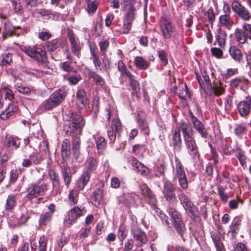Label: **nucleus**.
<instances>
[{
  "label": "nucleus",
  "mask_w": 251,
  "mask_h": 251,
  "mask_svg": "<svg viewBox=\"0 0 251 251\" xmlns=\"http://www.w3.org/2000/svg\"><path fill=\"white\" fill-rule=\"evenodd\" d=\"M147 147L144 144H136L132 147V152L138 157H143Z\"/></svg>",
  "instance_id": "obj_41"
},
{
  "label": "nucleus",
  "mask_w": 251,
  "mask_h": 251,
  "mask_svg": "<svg viewBox=\"0 0 251 251\" xmlns=\"http://www.w3.org/2000/svg\"><path fill=\"white\" fill-rule=\"evenodd\" d=\"M159 25L164 39H169L176 35V27L170 17L167 16L162 17L159 21Z\"/></svg>",
  "instance_id": "obj_2"
},
{
  "label": "nucleus",
  "mask_w": 251,
  "mask_h": 251,
  "mask_svg": "<svg viewBox=\"0 0 251 251\" xmlns=\"http://www.w3.org/2000/svg\"><path fill=\"white\" fill-rule=\"evenodd\" d=\"M236 110L241 118H248L251 114V96L248 95L244 100L237 103Z\"/></svg>",
  "instance_id": "obj_12"
},
{
  "label": "nucleus",
  "mask_w": 251,
  "mask_h": 251,
  "mask_svg": "<svg viewBox=\"0 0 251 251\" xmlns=\"http://www.w3.org/2000/svg\"><path fill=\"white\" fill-rule=\"evenodd\" d=\"M64 98L63 91L59 90L54 92L48 99L43 102V106L45 109L50 110L58 105Z\"/></svg>",
  "instance_id": "obj_10"
},
{
  "label": "nucleus",
  "mask_w": 251,
  "mask_h": 251,
  "mask_svg": "<svg viewBox=\"0 0 251 251\" xmlns=\"http://www.w3.org/2000/svg\"><path fill=\"white\" fill-rule=\"evenodd\" d=\"M141 190L142 194L148 200L150 204L154 205L157 203V200L156 195L146 184L141 185Z\"/></svg>",
  "instance_id": "obj_21"
},
{
  "label": "nucleus",
  "mask_w": 251,
  "mask_h": 251,
  "mask_svg": "<svg viewBox=\"0 0 251 251\" xmlns=\"http://www.w3.org/2000/svg\"><path fill=\"white\" fill-rule=\"evenodd\" d=\"M102 62L105 71L109 73L112 68V62L111 58L108 57L107 55H102Z\"/></svg>",
  "instance_id": "obj_61"
},
{
  "label": "nucleus",
  "mask_w": 251,
  "mask_h": 251,
  "mask_svg": "<svg viewBox=\"0 0 251 251\" xmlns=\"http://www.w3.org/2000/svg\"><path fill=\"white\" fill-rule=\"evenodd\" d=\"M178 198L183 207L186 206H188V205L193 203L191 199L187 196L182 190L179 191L178 194Z\"/></svg>",
  "instance_id": "obj_46"
},
{
  "label": "nucleus",
  "mask_w": 251,
  "mask_h": 251,
  "mask_svg": "<svg viewBox=\"0 0 251 251\" xmlns=\"http://www.w3.org/2000/svg\"><path fill=\"white\" fill-rule=\"evenodd\" d=\"M60 46V41L58 39L48 41L45 45L46 49L49 51H53L57 50Z\"/></svg>",
  "instance_id": "obj_47"
},
{
  "label": "nucleus",
  "mask_w": 251,
  "mask_h": 251,
  "mask_svg": "<svg viewBox=\"0 0 251 251\" xmlns=\"http://www.w3.org/2000/svg\"><path fill=\"white\" fill-rule=\"evenodd\" d=\"M176 188L170 180H166L163 183L162 193L166 201L169 204L174 205L177 203V196L175 193Z\"/></svg>",
  "instance_id": "obj_9"
},
{
  "label": "nucleus",
  "mask_w": 251,
  "mask_h": 251,
  "mask_svg": "<svg viewBox=\"0 0 251 251\" xmlns=\"http://www.w3.org/2000/svg\"><path fill=\"white\" fill-rule=\"evenodd\" d=\"M78 217V207L75 206L67 215L65 221L69 224L76 223Z\"/></svg>",
  "instance_id": "obj_32"
},
{
  "label": "nucleus",
  "mask_w": 251,
  "mask_h": 251,
  "mask_svg": "<svg viewBox=\"0 0 251 251\" xmlns=\"http://www.w3.org/2000/svg\"><path fill=\"white\" fill-rule=\"evenodd\" d=\"M184 143L189 154L193 157V159L199 160L200 154L194 138L185 140Z\"/></svg>",
  "instance_id": "obj_17"
},
{
  "label": "nucleus",
  "mask_w": 251,
  "mask_h": 251,
  "mask_svg": "<svg viewBox=\"0 0 251 251\" xmlns=\"http://www.w3.org/2000/svg\"><path fill=\"white\" fill-rule=\"evenodd\" d=\"M210 236L214 244L217 251H225L223 243L218 234L214 231L210 232Z\"/></svg>",
  "instance_id": "obj_39"
},
{
  "label": "nucleus",
  "mask_w": 251,
  "mask_h": 251,
  "mask_svg": "<svg viewBox=\"0 0 251 251\" xmlns=\"http://www.w3.org/2000/svg\"><path fill=\"white\" fill-rule=\"evenodd\" d=\"M103 190L102 189L98 188L93 193L92 199L95 204L100 205L103 197Z\"/></svg>",
  "instance_id": "obj_51"
},
{
  "label": "nucleus",
  "mask_w": 251,
  "mask_h": 251,
  "mask_svg": "<svg viewBox=\"0 0 251 251\" xmlns=\"http://www.w3.org/2000/svg\"><path fill=\"white\" fill-rule=\"evenodd\" d=\"M52 215L51 212L42 213L39 219V225L40 226H46L51 220Z\"/></svg>",
  "instance_id": "obj_44"
},
{
  "label": "nucleus",
  "mask_w": 251,
  "mask_h": 251,
  "mask_svg": "<svg viewBox=\"0 0 251 251\" xmlns=\"http://www.w3.org/2000/svg\"><path fill=\"white\" fill-rule=\"evenodd\" d=\"M135 219L131 224L130 230L134 240L138 242L136 245L139 248L146 244L148 239L145 232L138 226L136 218Z\"/></svg>",
  "instance_id": "obj_6"
},
{
  "label": "nucleus",
  "mask_w": 251,
  "mask_h": 251,
  "mask_svg": "<svg viewBox=\"0 0 251 251\" xmlns=\"http://www.w3.org/2000/svg\"><path fill=\"white\" fill-rule=\"evenodd\" d=\"M29 218V215L27 210L25 208H22L21 209V213L19 215L18 220L19 221L20 226L24 224Z\"/></svg>",
  "instance_id": "obj_53"
},
{
  "label": "nucleus",
  "mask_w": 251,
  "mask_h": 251,
  "mask_svg": "<svg viewBox=\"0 0 251 251\" xmlns=\"http://www.w3.org/2000/svg\"><path fill=\"white\" fill-rule=\"evenodd\" d=\"M79 109H83L89 105V100L87 97L86 92L83 90H79Z\"/></svg>",
  "instance_id": "obj_48"
},
{
  "label": "nucleus",
  "mask_w": 251,
  "mask_h": 251,
  "mask_svg": "<svg viewBox=\"0 0 251 251\" xmlns=\"http://www.w3.org/2000/svg\"><path fill=\"white\" fill-rule=\"evenodd\" d=\"M177 95L178 98L181 100H186L187 98H191V93L186 83L184 84V88L178 90Z\"/></svg>",
  "instance_id": "obj_50"
},
{
  "label": "nucleus",
  "mask_w": 251,
  "mask_h": 251,
  "mask_svg": "<svg viewBox=\"0 0 251 251\" xmlns=\"http://www.w3.org/2000/svg\"><path fill=\"white\" fill-rule=\"evenodd\" d=\"M129 85L132 90V94L133 96H135L138 99V92L140 89L139 82L135 79V76L129 79Z\"/></svg>",
  "instance_id": "obj_45"
},
{
  "label": "nucleus",
  "mask_w": 251,
  "mask_h": 251,
  "mask_svg": "<svg viewBox=\"0 0 251 251\" xmlns=\"http://www.w3.org/2000/svg\"><path fill=\"white\" fill-rule=\"evenodd\" d=\"M98 164V160L92 156L88 157L84 164L85 168L87 170L79 178V190H83L89 181L91 174L89 171L93 172L96 170Z\"/></svg>",
  "instance_id": "obj_3"
},
{
  "label": "nucleus",
  "mask_w": 251,
  "mask_h": 251,
  "mask_svg": "<svg viewBox=\"0 0 251 251\" xmlns=\"http://www.w3.org/2000/svg\"><path fill=\"white\" fill-rule=\"evenodd\" d=\"M135 121L141 132L144 135H149L150 133V129L148 122L147 120L146 114L143 110L137 111Z\"/></svg>",
  "instance_id": "obj_14"
},
{
  "label": "nucleus",
  "mask_w": 251,
  "mask_h": 251,
  "mask_svg": "<svg viewBox=\"0 0 251 251\" xmlns=\"http://www.w3.org/2000/svg\"><path fill=\"white\" fill-rule=\"evenodd\" d=\"M156 52L162 66H165L168 63L167 53L162 49L158 48Z\"/></svg>",
  "instance_id": "obj_49"
},
{
  "label": "nucleus",
  "mask_w": 251,
  "mask_h": 251,
  "mask_svg": "<svg viewBox=\"0 0 251 251\" xmlns=\"http://www.w3.org/2000/svg\"><path fill=\"white\" fill-rule=\"evenodd\" d=\"M47 190V186L46 183L39 184L37 183H33L30 184L26 190V198L31 200L34 198L44 195Z\"/></svg>",
  "instance_id": "obj_11"
},
{
  "label": "nucleus",
  "mask_w": 251,
  "mask_h": 251,
  "mask_svg": "<svg viewBox=\"0 0 251 251\" xmlns=\"http://www.w3.org/2000/svg\"><path fill=\"white\" fill-rule=\"evenodd\" d=\"M124 203L128 207L137 206V201L139 200V196L135 193H127L123 195Z\"/></svg>",
  "instance_id": "obj_24"
},
{
  "label": "nucleus",
  "mask_w": 251,
  "mask_h": 251,
  "mask_svg": "<svg viewBox=\"0 0 251 251\" xmlns=\"http://www.w3.org/2000/svg\"><path fill=\"white\" fill-rule=\"evenodd\" d=\"M127 160L128 163L131 164L133 170L137 173L143 176H147L150 174L149 169L140 162L136 157L130 156L127 157Z\"/></svg>",
  "instance_id": "obj_15"
},
{
  "label": "nucleus",
  "mask_w": 251,
  "mask_h": 251,
  "mask_svg": "<svg viewBox=\"0 0 251 251\" xmlns=\"http://www.w3.org/2000/svg\"><path fill=\"white\" fill-rule=\"evenodd\" d=\"M225 190L223 187L220 185L218 186V193L220 197L221 200L224 203H226L227 201L228 197L226 193H225Z\"/></svg>",
  "instance_id": "obj_64"
},
{
  "label": "nucleus",
  "mask_w": 251,
  "mask_h": 251,
  "mask_svg": "<svg viewBox=\"0 0 251 251\" xmlns=\"http://www.w3.org/2000/svg\"><path fill=\"white\" fill-rule=\"evenodd\" d=\"M67 35L71 45V48L73 51L76 55L78 56V50L76 48L77 42L75 39L74 33L73 30L71 29H68Z\"/></svg>",
  "instance_id": "obj_43"
},
{
  "label": "nucleus",
  "mask_w": 251,
  "mask_h": 251,
  "mask_svg": "<svg viewBox=\"0 0 251 251\" xmlns=\"http://www.w3.org/2000/svg\"><path fill=\"white\" fill-rule=\"evenodd\" d=\"M61 172L64 182L67 187H68L71 181L72 175L70 167L65 162H62L60 164Z\"/></svg>",
  "instance_id": "obj_25"
},
{
  "label": "nucleus",
  "mask_w": 251,
  "mask_h": 251,
  "mask_svg": "<svg viewBox=\"0 0 251 251\" xmlns=\"http://www.w3.org/2000/svg\"><path fill=\"white\" fill-rule=\"evenodd\" d=\"M29 157L31 160L33 165L39 164L43 160L41 154L37 152H33L29 155Z\"/></svg>",
  "instance_id": "obj_57"
},
{
  "label": "nucleus",
  "mask_w": 251,
  "mask_h": 251,
  "mask_svg": "<svg viewBox=\"0 0 251 251\" xmlns=\"http://www.w3.org/2000/svg\"><path fill=\"white\" fill-rule=\"evenodd\" d=\"M235 151L236 152L235 156L239 160L241 165L243 169H245L247 168V157L245 151L240 148H237Z\"/></svg>",
  "instance_id": "obj_42"
},
{
  "label": "nucleus",
  "mask_w": 251,
  "mask_h": 251,
  "mask_svg": "<svg viewBox=\"0 0 251 251\" xmlns=\"http://www.w3.org/2000/svg\"><path fill=\"white\" fill-rule=\"evenodd\" d=\"M168 213L172 219L173 224L183 220L181 213L173 207H169Z\"/></svg>",
  "instance_id": "obj_37"
},
{
  "label": "nucleus",
  "mask_w": 251,
  "mask_h": 251,
  "mask_svg": "<svg viewBox=\"0 0 251 251\" xmlns=\"http://www.w3.org/2000/svg\"><path fill=\"white\" fill-rule=\"evenodd\" d=\"M18 107L15 104H9L8 107L0 114V117L3 120H6L10 117H12L18 111Z\"/></svg>",
  "instance_id": "obj_28"
},
{
  "label": "nucleus",
  "mask_w": 251,
  "mask_h": 251,
  "mask_svg": "<svg viewBox=\"0 0 251 251\" xmlns=\"http://www.w3.org/2000/svg\"><path fill=\"white\" fill-rule=\"evenodd\" d=\"M121 4L126 12L121 32L126 34L128 33L131 30L133 22L137 16V10L141 5L138 0H122Z\"/></svg>",
  "instance_id": "obj_1"
},
{
  "label": "nucleus",
  "mask_w": 251,
  "mask_h": 251,
  "mask_svg": "<svg viewBox=\"0 0 251 251\" xmlns=\"http://www.w3.org/2000/svg\"><path fill=\"white\" fill-rule=\"evenodd\" d=\"M223 49L220 48L218 47V48L213 47L211 49V55L217 58V59H221L223 58L224 52L222 50Z\"/></svg>",
  "instance_id": "obj_63"
},
{
  "label": "nucleus",
  "mask_w": 251,
  "mask_h": 251,
  "mask_svg": "<svg viewBox=\"0 0 251 251\" xmlns=\"http://www.w3.org/2000/svg\"><path fill=\"white\" fill-rule=\"evenodd\" d=\"M175 176L177 177L179 185L182 190H186L189 188L188 181L183 165L177 158L175 156Z\"/></svg>",
  "instance_id": "obj_5"
},
{
  "label": "nucleus",
  "mask_w": 251,
  "mask_h": 251,
  "mask_svg": "<svg viewBox=\"0 0 251 251\" xmlns=\"http://www.w3.org/2000/svg\"><path fill=\"white\" fill-rule=\"evenodd\" d=\"M184 210L190 214L191 220L196 222L200 218L198 207L193 203L183 207Z\"/></svg>",
  "instance_id": "obj_30"
},
{
  "label": "nucleus",
  "mask_w": 251,
  "mask_h": 251,
  "mask_svg": "<svg viewBox=\"0 0 251 251\" xmlns=\"http://www.w3.org/2000/svg\"><path fill=\"white\" fill-rule=\"evenodd\" d=\"M25 77L23 76L22 74H20L19 75L15 76V88L20 93L23 94H28L30 93V89L29 88L24 86L21 84H19L18 82L19 80H21L23 81H25Z\"/></svg>",
  "instance_id": "obj_26"
},
{
  "label": "nucleus",
  "mask_w": 251,
  "mask_h": 251,
  "mask_svg": "<svg viewBox=\"0 0 251 251\" xmlns=\"http://www.w3.org/2000/svg\"><path fill=\"white\" fill-rule=\"evenodd\" d=\"M153 209L155 211V214L161 219L162 224L167 226L168 228L171 229L172 226H170L168 216L161 209L157 207L156 204L153 205Z\"/></svg>",
  "instance_id": "obj_36"
},
{
  "label": "nucleus",
  "mask_w": 251,
  "mask_h": 251,
  "mask_svg": "<svg viewBox=\"0 0 251 251\" xmlns=\"http://www.w3.org/2000/svg\"><path fill=\"white\" fill-rule=\"evenodd\" d=\"M231 8L242 20L245 21H249L251 20V14L250 11L238 1H233L231 3Z\"/></svg>",
  "instance_id": "obj_13"
},
{
  "label": "nucleus",
  "mask_w": 251,
  "mask_h": 251,
  "mask_svg": "<svg viewBox=\"0 0 251 251\" xmlns=\"http://www.w3.org/2000/svg\"><path fill=\"white\" fill-rule=\"evenodd\" d=\"M48 240L45 235L41 236L38 240V251H47Z\"/></svg>",
  "instance_id": "obj_58"
},
{
  "label": "nucleus",
  "mask_w": 251,
  "mask_h": 251,
  "mask_svg": "<svg viewBox=\"0 0 251 251\" xmlns=\"http://www.w3.org/2000/svg\"><path fill=\"white\" fill-rule=\"evenodd\" d=\"M70 120L68 128L67 130L68 134L71 135L73 138V150L74 153H77L78 150V117L73 118Z\"/></svg>",
  "instance_id": "obj_7"
},
{
  "label": "nucleus",
  "mask_w": 251,
  "mask_h": 251,
  "mask_svg": "<svg viewBox=\"0 0 251 251\" xmlns=\"http://www.w3.org/2000/svg\"><path fill=\"white\" fill-rule=\"evenodd\" d=\"M177 129H180V131H182L184 140L194 138V131L190 123L181 121Z\"/></svg>",
  "instance_id": "obj_22"
},
{
  "label": "nucleus",
  "mask_w": 251,
  "mask_h": 251,
  "mask_svg": "<svg viewBox=\"0 0 251 251\" xmlns=\"http://www.w3.org/2000/svg\"><path fill=\"white\" fill-rule=\"evenodd\" d=\"M98 154H102L106 148V142L103 137H99L96 142Z\"/></svg>",
  "instance_id": "obj_52"
},
{
  "label": "nucleus",
  "mask_w": 251,
  "mask_h": 251,
  "mask_svg": "<svg viewBox=\"0 0 251 251\" xmlns=\"http://www.w3.org/2000/svg\"><path fill=\"white\" fill-rule=\"evenodd\" d=\"M17 205L16 195L13 194H9L6 200L4 209L7 212H12Z\"/></svg>",
  "instance_id": "obj_31"
},
{
  "label": "nucleus",
  "mask_w": 251,
  "mask_h": 251,
  "mask_svg": "<svg viewBox=\"0 0 251 251\" xmlns=\"http://www.w3.org/2000/svg\"><path fill=\"white\" fill-rule=\"evenodd\" d=\"M173 226L175 229L176 233L178 234L181 239L184 241V235L186 231V227L183 221L176 222L173 224Z\"/></svg>",
  "instance_id": "obj_34"
},
{
  "label": "nucleus",
  "mask_w": 251,
  "mask_h": 251,
  "mask_svg": "<svg viewBox=\"0 0 251 251\" xmlns=\"http://www.w3.org/2000/svg\"><path fill=\"white\" fill-rule=\"evenodd\" d=\"M135 66L140 70H147L150 66V63L145 60L142 56H136L134 59Z\"/></svg>",
  "instance_id": "obj_38"
},
{
  "label": "nucleus",
  "mask_w": 251,
  "mask_h": 251,
  "mask_svg": "<svg viewBox=\"0 0 251 251\" xmlns=\"http://www.w3.org/2000/svg\"><path fill=\"white\" fill-rule=\"evenodd\" d=\"M5 143L8 148L12 150L17 149L21 145L20 139L14 136H6Z\"/></svg>",
  "instance_id": "obj_29"
},
{
  "label": "nucleus",
  "mask_w": 251,
  "mask_h": 251,
  "mask_svg": "<svg viewBox=\"0 0 251 251\" xmlns=\"http://www.w3.org/2000/svg\"><path fill=\"white\" fill-rule=\"evenodd\" d=\"M92 78H93V80L96 85L103 87L105 85L104 79L96 72L94 73Z\"/></svg>",
  "instance_id": "obj_62"
},
{
  "label": "nucleus",
  "mask_w": 251,
  "mask_h": 251,
  "mask_svg": "<svg viewBox=\"0 0 251 251\" xmlns=\"http://www.w3.org/2000/svg\"><path fill=\"white\" fill-rule=\"evenodd\" d=\"M249 79L245 75H239L231 79L229 81V86L232 89H237L239 87L241 90L245 91L250 87Z\"/></svg>",
  "instance_id": "obj_16"
},
{
  "label": "nucleus",
  "mask_w": 251,
  "mask_h": 251,
  "mask_svg": "<svg viewBox=\"0 0 251 251\" xmlns=\"http://www.w3.org/2000/svg\"><path fill=\"white\" fill-rule=\"evenodd\" d=\"M12 61V54L6 53L0 56V66H7Z\"/></svg>",
  "instance_id": "obj_54"
},
{
  "label": "nucleus",
  "mask_w": 251,
  "mask_h": 251,
  "mask_svg": "<svg viewBox=\"0 0 251 251\" xmlns=\"http://www.w3.org/2000/svg\"><path fill=\"white\" fill-rule=\"evenodd\" d=\"M21 49L27 55L38 62L44 63L47 61L46 53L40 47L36 46H22Z\"/></svg>",
  "instance_id": "obj_4"
},
{
  "label": "nucleus",
  "mask_w": 251,
  "mask_h": 251,
  "mask_svg": "<svg viewBox=\"0 0 251 251\" xmlns=\"http://www.w3.org/2000/svg\"><path fill=\"white\" fill-rule=\"evenodd\" d=\"M87 2V7L86 10L89 15H93L96 12L100 2L98 0H86Z\"/></svg>",
  "instance_id": "obj_40"
},
{
  "label": "nucleus",
  "mask_w": 251,
  "mask_h": 251,
  "mask_svg": "<svg viewBox=\"0 0 251 251\" xmlns=\"http://www.w3.org/2000/svg\"><path fill=\"white\" fill-rule=\"evenodd\" d=\"M78 192L76 190H72L69 195V203L73 205L77 202L78 200Z\"/></svg>",
  "instance_id": "obj_56"
},
{
  "label": "nucleus",
  "mask_w": 251,
  "mask_h": 251,
  "mask_svg": "<svg viewBox=\"0 0 251 251\" xmlns=\"http://www.w3.org/2000/svg\"><path fill=\"white\" fill-rule=\"evenodd\" d=\"M234 35L236 41L240 44L248 43V39L251 40V24L245 23L242 28H236Z\"/></svg>",
  "instance_id": "obj_8"
},
{
  "label": "nucleus",
  "mask_w": 251,
  "mask_h": 251,
  "mask_svg": "<svg viewBox=\"0 0 251 251\" xmlns=\"http://www.w3.org/2000/svg\"><path fill=\"white\" fill-rule=\"evenodd\" d=\"M241 224V217L239 216H235L229 225L228 231V233L230 234L232 238H235L239 233Z\"/></svg>",
  "instance_id": "obj_20"
},
{
  "label": "nucleus",
  "mask_w": 251,
  "mask_h": 251,
  "mask_svg": "<svg viewBox=\"0 0 251 251\" xmlns=\"http://www.w3.org/2000/svg\"><path fill=\"white\" fill-rule=\"evenodd\" d=\"M127 235L126 228L124 224L120 225L118 229V236L120 241H123Z\"/></svg>",
  "instance_id": "obj_60"
},
{
  "label": "nucleus",
  "mask_w": 251,
  "mask_h": 251,
  "mask_svg": "<svg viewBox=\"0 0 251 251\" xmlns=\"http://www.w3.org/2000/svg\"><path fill=\"white\" fill-rule=\"evenodd\" d=\"M225 14L222 15L219 17V23L222 26H224L229 29L232 25L233 22L230 17L231 11L228 5L224 7Z\"/></svg>",
  "instance_id": "obj_18"
},
{
  "label": "nucleus",
  "mask_w": 251,
  "mask_h": 251,
  "mask_svg": "<svg viewBox=\"0 0 251 251\" xmlns=\"http://www.w3.org/2000/svg\"><path fill=\"white\" fill-rule=\"evenodd\" d=\"M182 139L180 133V129H175L172 135V145L174 151L179 152L182 149Z\"/></svg>",
  "instance_id": "obj_23"
},
{
  "label": "nucleus",
  "mask_w": 251,
  "mask_h": 251,
  "mask_svg": "<svg viewBox=\"0 0 251 251\" xmlns=\"http://www.w3.org/2000/svg\"><path fill=\"white\" fill-rule=\"evenodd\" d=\"M101 55H106V52L109 46V41L106 39H102L99 43Z\"/></svg>",
  "instance_id": "obj_59"
},
{
  "label": "nucleus",
  "mask_w": 251,
  "mask_h": 251,
  "mask_svg": "<svg viewBox=\"0 0 251 251\" xmlns=\"http://www.w3.org/2000/svg\"><path fill=\"white\" fill-rule=\"evenodd\" d=\"M228 52L231 57L235 62L240 63L243 61V54L241 50L235 46H230Z\"/></svg>",
  "instance_id": "obj_27"
},
{
  "label": "nucleus",
  "mask_w": 251,
  "mask_h": 251,
  "mask_svg": "<svg viewBox=\"0 0 251 251\" xmlns=\"http://www.w3.org/2000/svg\"><path fill=\"white\" fill-rule=\"evenodd\" d=\"M111 129L116 131L118 134L122 130V126L121 120L119 118L113 119L111 121Z\"/></svg>",
  "instance_id": "obj_55"
},
{
  "label": "nucleus",
  "mask_w": 251,
  "mask_h": 251,
  "mask_svg": "<svg viewBox=\"0 0 251 251\" xmlns=\"http://www.w3.org/2000/svg\"><path fill=\"white\" fill-rule=\"evenodd\" d=\"M226 37L227 33L226 31L222 29L221 27H219L216 29L215 41L213 45L214 46H218L220 48L225 49L226 45Z\"/></svg>",
  "instance_id": "obj_19"
},
{
  "label": "nucleus",
  "mask_w": 251,
  "mask_h": 251,
  "mask_svg": "<svg viewBox=\"0 0 251 251\" xmlns=\"http://www.w3.org/2000/svg\"><path fill=\"white\" fill-rule=\"evenodd\" d=\"M247 133V127L246 124L244 123L235 125L234 133L239 138H242L243 136Z\"/></svg>",
  "instance_id": "obj_35"
},
{
  "label": "nucleus",
  "mask_w": 251,
  "mask_h": 251,
  "mask_svg": "<svg viewBox=\"0 0 251 251\" xmlns=\"http://www.w3.org/2000/svg\"><path fill=\"white\" fill-rule=\"evenodd\" d=\"M194 129L199 133L201 137L206 139L208 137V133L205 125L200 120L193 125Z\"/></svg>",
  "instance_id": "obj_33"
}]
</instances>
